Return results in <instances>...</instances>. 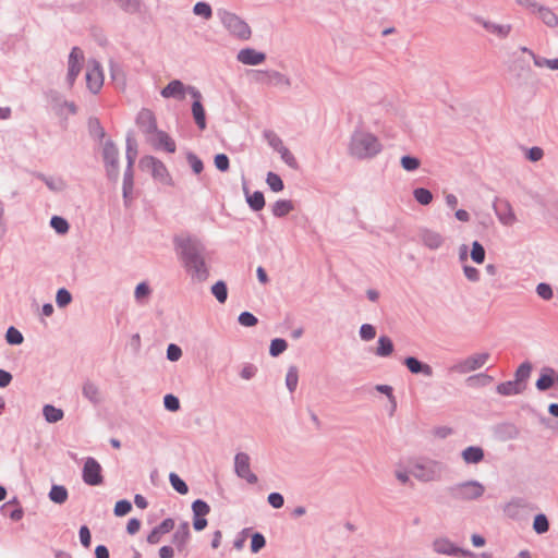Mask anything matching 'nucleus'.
<instances>
[{"label": "nucleus", "instance_id": "nucleus-1", "mask_svg": "<svg viewBox=\"0 0 558 558\" xmlns=\"http://www.w3.org/2000/svg\"><path fill=\"white\" fill-rule=\"evenodd\" d=\"M384 149L380 140L364 128H356L351 135V158L356 160H371Z\"/></svg>", "mask_w": 558, "mask_h": 558}, {"label": "nucleus", "instance_id": "nucleus-2", "mask_svg": "<svg viewBox=\"0 0 558 558\" xmlns=\"http://www.w3.org/2000/svg\"><path fill=\"white\" fill-rule=\"evenodd\" d=\"M181 254L187 271L198 281L208 277V269L203 256V247L192 239H182L180 242Z\"/></svg>", "mask_w": 558, "mask_h": 558}, {"label": "nucleus", "instance_id": "nucleus-3", "mask_svg": "<svg viewBox=\"0 0 558 558\" xmlns=\"http://www.w3.org/2000/svg\"><path fill=\"white\" fill-rule=\"evenodd\" d=\"M412 476L421 483L440 481L446 471L442 462L429 458H410Z\"/></svg>", "mask_w": 558, "mask_h": 558}, {"label": "nucleus", "instance_id": "nucleus-4", "mask_svg": "<svg viewBox=\"0 0 558 558\" xmlns=\"http://www.w3.org/2000/svg\"><path fill=\"white\" fill-rule=\"evenodd\" d=\"M485 490V486L476 480L460 482L448 488L452 499L463 502L478 500L483 497Z\"/></svg>", "mask_w": 558, "mask_h": 558}, {"label": "nucleus", "instance_id": "nucleus-5", "mask_svg": "<svg viewBox=\"0 0 558 558\" xmlns=\"http://www.w3.org/2000/svg\"><path fill=\"white\" fill-rule=\"evenodd\" d=\"M489 357H490V354L488 352H475V353L458 361L451 367V371H453L458 374H461V375L478 371L486 365Z\"/></svg>", "mask_w": 558, "mask_h": 558}, {"label": "nucleus", "instance_id": "nucleus-6", "mask_svg": "<svg viewBox=\"0 0 558 558\" xmlns=\"http://www.w3.org/2000/svg\"><path fill=\"white\" fill-rule=\"evenodd\" d=\"M221 21L226 28L235 37L240 39H248L251 37L250 26L238 17L235 14L230 12H223L221 14Z\"/></svg>", "mask_w": 558, "mask_h": 558}, {"label": "nucleus", "instance_id": "nucleus-7", "mask_svg": "<svg viewBox=\"0 0 558 558\" xmlns=\"http://www.w3.org/2000/svg\"><path fill=\"white\" fill-rule=\"evenodd\" d=\"M493 209L499 223L504 227L511 228L519 221L514 208L507 199L494 202Z\"/></svg>", "mask_w": 558, "mask_h": 558}, {"label": "nucleus", "instance_id": "nucleus-8", "mask_svg": "<svg viewBox=\"0 0 558 558\" xmlns=\"http://www.w3.org/2000/svg\"><path fill=\"white\" fill-rule=\"evenodd\" d=\"M418 240L423 246L430 251L441 248L446 242L445 236L439 231L427 227L418 229Z\"/></svg>", "mask_w": 558, "mask_h": 558}, {"label": "nucleus", "instance_id": "nucleus-9", "mask_svg": "<svg viewBox=\"0 0 558 558\" xmlns=\"http://www.w3.org/2000/svg\"><path fill=\"white\" fill-rule=\"evenodd\" d=\"M140 166L143 170L150 172L151 175L160 182H167L169 179V173L166 166L155 157H144L141 160Z\"/></svg>", "mask_w": 558, "mask_h": 558}, {"label": "nucleus", "instance_id": "nucleus-10", "mask_svg": "<svg viewBox=\"0 0 558 558\" xmlns=\"http://www.w3.org/2000/svg\"><path fill=\"white\" fill-rule=\"evenodd\" d=\"M86 84L88 89L96 94L104 85V73L98 62L89 61L86 69Z\"/></svg>", "mask_w": 558, "mask_h": 558}, {"label": "nucleus", "instance_id": "nucleus-11", "mask_svg": "<svg viewBox=\"0 0 558 558\" xmlns=\"http://www.w3.org/2000/svg\"><path fill=\"white\" fill-rule=\"evenodd\" d=\"M83 480L92 486L102 483L101 466L94 458L86 459L83 468Z\"/></svg>", "mask_w": 558, "mask_h": 558}, {"label": "nucleus", "instance_id": "nucleus-12", "mask_svg": "<svg viewBox=\"0 0 558 558\" xmlns=\"http://www.w3.org/2000/svg\"><path fill=\"white\" fill-rule=\"evenodd\" d=\"M83 61H84L83 51L80 48L74 47L71 50V53L69 56V69H68L66 80H68V83L70 86H72L74 84L76 77L78 76L81 69H82Z\"/></svg>", "mask_w": 558, "mask_h": 558}, {"label": "nucleus", "instance_id": "nucleus-13", "mask_svg": "<svg viewBox=\"0 0 558 558\" xmlns=\"http://www.w3.org/2000/svg\"><path fill=\"white\" fill-rule=\"evenodd\" d=\"M235 472L250 484L257 482V476L250 469V457L246 453H238L235 456Z\"/></svg>", "mask_w": 558, "mask_h": 558}, {"label": "nucleus", "instance_id": "nucleus-14", "mask_svg": "<svg viewBox=\"0 0 558 558\" xmlns=\"http://www.w3.org/2000/svg\"><path fill=\"white\" fill-rule=\"evenodd\" d=\"M554 386H558V372L553 367L546 366L541 369V375L535 383L539 391H546Z\"/></svg>", "mask_w": 558, "mask_h": 558}, {"label": "nucleus", "instance_id": "nucleus-15", "mask_svg": "<svg viewBox=\"0 0 558 558\" xmlns=\"http://www.w3.org/2000/svg\"><path fill=\"white\" fill-rule=\"evenodd\" d=\"M136 124L143 133L147 135L155 134L157 129L156 117L149 109H142L136 118Z\"/></svg>", "mask_w": 558, "mask_h": 558}, {"label": "nucleus", "instance_id": "nucleus-16", "mask_svg": "<svg viewBox=\"0 0 558 558\" xmlns=\"http://www.w3.org/2000/svg\"><path fill=\"white\" fill-rule=\"evenodd\" d=\"M433 550L440 555L447 556H460L463 555L464 551L460 549L454 543H452L447 537H438L432 544Z\"/></svg>", "mask_w": 558, "mask_h": 558}, {"label": "nucleus", "instance_id": "nucleus-17", "mask_svg": "<svg viewBox=\"0 0 558 558\" xmlns=\"http://www.w3.org/2000/svg\"><path fill=\"white\" fill-rule=\"evenodd\" d=\"M149 141L157 149H163L170 154H173L177 149L174 141L166 132L160 130L151 134Z\"/></svg>", "mask_w": 558, "mask_h": 558}, {"label": "nucleus", "instance_id": "nucleus-18", "mask_svg": "<svg viewBox=\"0 0 558 558\" xmlns=\"http://www.w3.org/2000/svg\"><path fill=\"white\" fill-rule=\"evenodd\" d=\"M475 22L482 25L488 33L496 35L499 38H507L512 31V26L510 24H498L482 17H476Z\"/></svg>", "mask_w": 558, "mask_h": 558}, {"label": "nucleus", "instance_id": "nucleus-19", "mask_svg": "<svg viewBox=\"0 0 558 558\" xmlns=\"http://www.w3.org/2000/svg\"><path fill=\"white\" fill-rule=\"evenodd\" d=\"M393 475L399 484L404 486H412L413 482L411 480L412 471L410 459L398 462L395 466Z\"/></svg>", "mask_w": 558, "mask_h": 558}, {"label": "nucleus", "instance_id": "nucleus-20", "mask_svg": "<svg viewBox=\"0 0 558 558\" xmlns=\"http://www.w3.org/2000/svg\"><path fill=\"white\" fill-rule=\"evenodd\" d=\"M461 458L465 464H478L484 460L485 452L481 446H469L461 451Z\"/></svg>", "mask_w": 558, "mask_h": 558}, {"label": "nucleus", "instance_id": "nucleus-21", "mask_svg": "<svg viewBox=\"0 0 558 558\" xmlns=\"http://www.w3.org/2000/svg\"><path fill=\"white\" fill-rule=\"evenodd\" d=\"M186 94V87L184 84L179 81L174 80L171 81L162 90L161 96L165 98H177V99H184Z\"/></svg>", "mask_w": 558, "mask_h": 558}, {"label": "nucleus", "instance_id": "nucleus-22", "mask_svg": "<svg viewBox=\"0 0 558 558\" xmlns=\"http://www.w3.org/2000/svg\"><path fill=\"white\" fill-rule=\"evenodd\" d=\"M265 54L254 49H242L238 53V60L243 64L257 65L265 61Z\"/></svg>", "mask_w": 558, "mask_h": 558}, {"label": "nucleus", "instance_id": "nucleus-23", "mask_svg": "<svg viewBox=\"0 0 558 558\" xmlns=\"http://www.w3.org/2000/svg\"><path fill=\"white\" fill-rule=\"evenodd\" d=\"M404 365L412 374H423L426 377L433 376V368L430 365L422 363L416 357L409 356L404 360Z\"/></svg>", "mask_w": 558, "mask_h": 558}, {"label": "nucleus", "instance_id": "nucleus-24", "mask_svg": "<svg viewBox=\"0 0 558 558\" xmlns=\"http://www.w3.org/2000/svg\"><path fill=\"white\" fill-rule=\"evenodd\" d=\"M190 525L187 522L181 523L173 534L172 542L179 550H183L190 539Z\"/></svg>", "mask_w": 558, "mask_h": 558}, {"label": "nucleus", "instance_id": "nucleus-25", "mask_svg": "<svg viewBox=\"0 0 558 558\" xmlns=\"http://www.w3.org/2000/svg\"><path fill=\"white\" fill-rule=\"evenodd\" d=\"M524 390L525 389L522 386H520L519 383H517L514 380H508V381L500 383L496 387L497 393L500 396H504V397L517 396V395L522 393Z\"/></svg>", "mask_w": 558, "mask_h": 558}, {"label": "nucleus", "instance_id": "nucleus-26", "mask_svg": "<svg viewBox=\"0 0 558 558\" xmlns=\"http://www.w3.org/2000/svg\"><path fill=\"white\" fill-rule=\"evenodd\" d=\"M534 14H537L538 19L547 27L554 28L558 26V16L550 8L539 4Z\"/></svg>", "mask_w": 558, "mask_h": 558}, {"label": "nucleus", "instance_id": "nucleus-27", "mask_svg": "<svg viewBox=\"0 0 558 558\" xmlns=\"http://www.w3.org/2000/svg\"><path fill=\"white\" fill-rule=\"evenodd\" d=\"M135 156H136V151L132 150L131 147L129 146V150H128L129 167L124 174V182H123L124 196H126L129 193H131L132 189H133L132 166H133Z\"/></svg>", "mask_w": 558, "mask_h": 558}, {"label": "nucleus", "instance_id": "nucleus-28", "mask_svg": "<svg viewBox=\"0 0 558 558\" xmlns=\"http://www.w3.org/2000/svg\"><path fill=\"white\" fill-rule=\"evenodd\" d=\"M532 372V365L530 362L520 364L514 373V381L519 383L524 389L526 388V381L530 378Z\"/></svg>", "mask_w": 558, "mask_h": 558}, {"label": "nucleus", "instance_id": "nucleus-29", "mask_svg": "<svg viewBox=\"0 0 558 558\" xmlns=\"http://www.w3.org/2000/svg\"><path fill=\"white\" fill-rule=\"evenodd\" d=\"M192 114L195 123L201 130L206 128V114L205 109L201 101H194L192 105Z\"/></svg>", "mask_w": 558, "mask_h": 558}, {"label": "nucleus", "instance_id": "nucleus-30", "mask_svg": "<svg viewBox=\"0 0 558 558\" xmlns=\"http://www.w3.org/2000/svg\"><path fill=\"white\" fill-rule=\"evenodd\" d=\"M393 351V343L387 336H381L378 339V345L375 351L376 355L386 357L389 356Z\"/></svg>", "mask_w": 558, "mask_h": 558}, {"label": "nucleus", "instance_id": "nucleus-31", "mask_svg": "<svg viewBox=\"0 0 558 558\" xmlns=\"http://www.w3.org/2000/svg\"><path fill=\"white\" fill-rule=\"evenodd\" d=\"M421 159L415 156L404 155L400 158V166L407 172L416 171L421 167Z\"/></svg>", "mask_w": 558, "mask_h": 558}, {"label": "nucleus", "instance_id": "nucleus-32", "mask_svg": "<svg viewBox=\"0 0 558 558\" xmlns=\"http://www.w3.org/2000/svg\"><path fill=\"white\" fill-rule=\"evenodd\" d=\"M486 252L484 246L478 242L474 241L471 244L470 257L471 259L477 264L482 265L485 262Z\"/></svg>", "mask_w": 558, "mask_h": 558}, {"label": "nucleus", "instance_id": "nucleus-33", "mask_svg": "<svg viewBox=\"0 0 558 558\" xmlns=\"http://www.w3.org/2000/svg\"><path fill=\"white\" fill-rule=\"evenodd\" d=\"M275 148L280 153L283 161L292 168L298 166L296 159L293 154L282 144L280 140H277V143L274 144Z\"/></svg>", "mask_w": 558, "mask_h": 558}, {"label": "nucleus", "instance_id": "nucleus-34", "mask_svg": "<svg viewBox=\"0 0 558 558\" xmlns=\"http://www.w3.org/2000/svg\"><path fill=\"white\" fill-rule=\"evenodd\" d=\"M494 378L487 374L480 373L473 376H470L466 379V383L470 387H486L493 383Z\"/></svg>", "mask_w": 558, "mask_h": 558}, {"label": "nucleus", "instance_id": "nucleus-35", "mask_svg": "<svg viewBox=\"0 0 558 558\" xmlns=\"http://www.w3.org/2000/svg\"><path fill=\"white\" fill-rule=\"evenodd\" d=\"M292 210H293V204L291 201H287V199L277 201L272 206V214L276 217L287 216Z\"/></svg>", "mask_w": 558, "mask_h": 558}, {"label": "nucleus", "instance_id": "nucleus-36", "mask_svg": "<svg viewBox=\"0 0 558 558\" xmlns=\"http://www.w3.org/2000/svg\"><path fill=\"white\" fill-rule=\"evenodd\" d=\"M104 158L108 166H111L113 170L117 168L118 162V149L113 144H106L104 147Z\"/></svg>", "mask_w": 558, "mask_h": 558}, {"label": "nucleus", "instance_id": "nucleus-37", "mask_svg": "<svg viewBox=\"0 0 558 558\" xmlns=\"http://www.w3.org/2000/svg\"><path fill=\"white\" fill-rule=\"evenodd\" d=\"M414 199L423 206H427L433 202V194L425 187H416L413 190Z\"/></svg>", "mask_w": 558, "mask_h": 558}, {"label": "nucleus", "instance_id": "nucleus-38", "mask_svg": "<svg viewBox=\"0 0 558 558\" xmlns=\"http://www.w3.org/2000/svg\"><path fill=\"white\" fill-rule=\"evenodd\" d=\"M83 395L92 402L97 403L100 401V391L96 384L87 381L83 386Z\"/></svg>", "mask_w": 558, "mask_h": 558}, {"label": "nucleus", "instance_id": "nucleus-39", "mask_svg": "<svg viewBox=\"0 0 558 558\" xmlns=\"http://www.w3.org/2000/svg\"><path fill=\"white\" fill-rule=\"evenodd\" d=\"M49 498L56 504H63L68 499V490L64 486L53 485L50 489Z\"/></svg>", "mask_w": 558, "mask_h": 558}, {"label": "nucleus", "instance_id": "nucleus-40", "mask_svg": "<svg viewBox=\"0 0 558 558\" xmlns=\"http://www.w3.org/2000/svg\"><path fill=\"white\" fill-rule=\"evenodd\" d=\"M44 416L49 423H57L63 417V411L53 405L47 404L44 407Z\"/></svg>", "mask_w": 558, "mask_h": 558}, {"label": "nucleus", "instance_id": "nucleus-41", "mask_svg": "<svg viewBox=\"0 0 558 558\" xmlns=\"http://www.w3.org/2000/svg\"><path fill=\"white\" fill-rule=\"evenodd\" d=\"M464 278L472 283H477L481 280V271L469 264L462 266Z\"/></svg>", "mask_w": 558, "mask_h": 558}, {"label": "nucleus", "instance_id": "nucleus-42", "mask_svg": "<svg viewBox=\"0 0 558 558\" xmlns=\"http://www.w3.org/2000/svg\"><path fill=\"white\" fill-rule=\"evenodd\" d=\"M523 507L524 502L522 499H512L505 506V513L510 518H517Z\"/></svg>", "mask_w": 558, "mask_h": 558}, {"label": "nucleus", "instance_id": "nucleus-43", "mask_svg": "<svg viewBox=\"0 0 558 558\" xmlns=\"http://www.w3.org/2000/svg\"><path fill=\"white\" fill-rule=\"evenodd\" d=\"M533 529L537 534H544L549 530V522L547 517L543 513L535 515L533 521Z\"/></svg>", "mask_w": 558, "mask_h": 558}, {"label": "nucleus", "instance_id": "nucleus-44", "mask_svg": "<svg viewBox=\"0 0 558 558\" xmlns=\"http://www.w3.org/2000/svg\"><path fill=\"white\" fill-rule=\"evenodd\" d=\"M169 481L173 489H175L179 494L185 495L189 492V487L185 482L175 473H170Z\"/></svg>", "mask_w": 558, "mask_h": 558}, {"label": "nucleus", "instance_id": "nucleus-45", "mask_svg": "<svg viewBox=\"0 0 558 558\" xmlns=\"http://www.w3.org/2000/svg\"><path fill=\"white\" fill-rule=\"evenodd\" d=\"M534 65L537 68H547L551 71H558V58L547 59L538 56L534 58Z\"/></svg>", "mask_w": 558, "mask_h": 558}, {"label": "nucleus", "instance_id": "nucleus-46", "mask_svg": "<svg viewBox=\"0 0 558 558\" xmlns=\"http://www.w3.org/2000/svg\"><path fill=\"white\" fill-rule=\"evenodd\" d=\"M213 294L220 303H225L228 296L227 286L223 281L216 282L211 288Z\"/></svg>", "mask_w": 558, "mask_h": 558}, {"label": "nucleus", "instance_id": "nucleus-47", "mask_svg": "<svg viewBox=\"0 0 558 558\" xmlns=\"http://www.w3.org/2000/svg\"><path fill=\"white\" fill-rule=\"evenodd\" d=\"M536 294L545 301H549L554 296V291L550 284L541 282L536 286Z\"/></svg>", "mask_w": 558, "mask_h": 558}, {"label": "nucleus", "instance_id": "nucleus-48", "mask_svg": "<svg viewBox=\"0 0 558 558\" xmlns=\"http://www.w3.org/2000/svg\"><path fill=\"white\" fill-rule=\"evenodd\" d=\"M299 381V374L296 367L292 366L289 368L286 376V384L288 389L292 392L295 390Z\"/></svg>", "mask_w": 558, "mask_h": 558}, {"label": "nucleus", "instance_id": "nucleus-49", "mask_svg": "<svg viewBox=\"0 0 558 558\" xmlns=\"http://www.w3.org/2000/svg\"><path fill=\"white\" fill-rule=\"evenodd\" d=\"M247 203L254 210H260L265 206V198L263 193L254 192L247 197Z\"/></svg>", "mask_w": 558, "mask_h": 558}, {"label": "nucleus", "instance_id": "nucleus-50", "mask_svg": "<svg viewBox=\"0 0 558 558\" xmlns=\"http://www.w3.org/2000/svg\"><path fill=\"white\" fill-rule=\"evenodd\" d=\"M192 510L194 517H205L209 513L210 508L205 501L197 499L192 504Z\"/></svg>", "mask_w": 558, "mask_h": 558}, {"label": "nucleus", "instance_id": "nucleus-51", "mask_svg": "<svg viewBox=\"0 0 558 558\" xmlns=\"http://www.w3.org/2000/svg\"><path fill=\"white\" fill-rule=\"evenodd\" d=\"M266 181L274 192H280L283 190V182L278 174L274 172H268Z\"/></svg>", "mask_w": 558, "mask_h": 558}, {"label": "nucleus", "instance_id": "nucleus-52", "mask_svg": "<svg viewBox=\"0 0 558 558\" xmlns=\"http://www.w3.org/2000/svg\"><path fill=\"white\" fill-rule=\"evenodd\" d=\"M50 225L58 233L61 234L66 233L69 230V223L66 220L59 216L52 217Z\"/></svg>", "mask_w": 558, "mask_h": 558}, {"label": "nucleus", "instance_id": "nucleus-53", "mask_svg": "<svg viewBox=\"0 0 558 558\" xmlns=\"http://www.w3.org/2000/svg\"><path fill=\"white\" fill-rule=\"evenodd\" d=\"M360 337L364 341L373 340L376 337V328L371 324H363L360 328Z\"/></svg>", "mask_w": 558, "mask_h": 558}, {"label": "nucleus", "instance_id": "nucleus-54", "mask_svg": "<svg viewBox=\"0 0 558 558\" xmlns=\"http://www.w3.org/2000/svg\"><path fill=\"white\" fill-rule=\"evenodd\" d=\"M193 11L196 15L203 16L206 20L210 19L213 14L210 5L206 2H197Z\"/></svg>", "mask_w": 558, "mask_h": 558}, {"label": "nucleus", "instance_id": "nucleus-55", "mask_svg": "<svg viewBox=\"0 0 558 558\" xmlns=\"http://www.w3.org/2000/svg\"><path fill=\"white\" fill-rule=\"evenodd\" d=\"M287 349V342L283 339H274L270 343L269 352L272 356H278Z\"/></svg>", "mask_w": 558, "mask_h": 558}, {"label": "nucleus", "instance_id": "nucleus-56", "mask_svg": "<svg viewBox=\"0 0 558 558\" xmlns=\"http://www.w3.org/2000/svg\"><path fill=\"white\" fill-rule=\"evenodd\" d=\"M5 338L10 344H21L23 342L22 333L14 327L8 329Z\"/></svg>", "mask_w": 558, "mask_h": 558}, {"label": "nucleus", "instance_id": "nucleus-57", "mask_svg": "<svg viewBox=\"0 0 558 558\" xmlns=\"http://www.w3.org/2000/svg\"><path fill=\"white\" fill-rule=\"evenodd\" d=\"M72 300V296L70 292L65 289H60L57 292L56 302L58 306L64 307L66 306Z\"/></svg>", "mask_w": 558, "mask_h": 558}, {"label": "nucleus", "instance_id": "nucleus-58", "mask_svg": "<svg viewBox=\"0 0 558 558\" xmlns=\"http://www.w3.org/2000/svg\"><path fill=\"white\" fill-rule=\"evenodd\" d=\"M132 509V505L128 500H120L114 506V514L117 517H122L128 514Z\"/></svg>", "mask_w": 558, "mask_h": 558}, {"label": "nucleus", "instance_id": "nucleus-59", "mask_svg": "<svg viewBox=\"0 0 558 558\" xmlns=\"http://www.w3.org/2000/svg\"><path fill=\"white\" fill-rule=\"evenodd\" d=\"M266 544V541H265V537L259 534V533H255L253 536H252V541H251V550L252 553H257Z\"/></svg>", "mask_w": 558, "mask_h": 558}, {"label": "nucleus", "instance_id": "nucleus-60", "mask_svg": "<svg viewBox=\"0 0 558 558\" xmlns=\"http://www.w3.org/2000/svg\"><path fill=\"white\" fill-rule=\"evenodd\" d=\"M239 323L242 326L252 327V326H255L257 324V318L253 314H251L248 312H243L239 316Z\"/></svg>", "mask_w": 558, "mask_h": 558}, {"label": "nucleus", "instance_id": "nucleus-61", "mask_svg": "<svg viewBox=\"0 0 558 558\" xmlns=\"http://www.w3.org/2000/svg\"><path fill=\"white\" fill-rule=\"evenodd\" d=\"M163 404L167 410L172 411V412L178 411L180 408V401L173 395H167L163 399Z\"/></svg>", "mask_w": 558, "mask_h": 558}, {"label": "nucleus", "instance_id": "nucleus-62", "mask_svg": "<svg viewBox=\"0 0 558 558\" xmlns=\"http://www.w3.org/2000/svg\"><path fill=\"white\" fill-rule=\"evenodd\" d=\"M215 166L220 171H227L229 169V158L225 154H218L215 157Z\"/></svg>", "mask_w": 558, "mask_h": 558}, {"label": "nucleus", "instance_id": "nucleus-63", "mask_svg": "<svg viewBox=\"0 0 558 558\" xmlns=\"http://www.w3.org/2000/svg\"><path fill=\"white\" fill-rule=\"evenodd\" d=\"M187 160H189V163H190L192 170L196 174H198L203 171V168H204L203 161L197 156L190 154L187 156Z\"/></svg>", "mask_w": 558, "mask_h": 558}, {"label": "nucleus", "instance_id": "nucleus-64", "mask_svg": "<svg viewBox=\"0 0 558 558\" xmlns=\"http://www.w3.org/2000/svg\"><path fill=\"white\" fill-rule=\"evenodd\" d=\"M544 156V151L541 147H532L527 150L526 157L529 160L536 162L541 160Z\"/></svg>", "mask_w": 558, "mask_h": 558}]
</instances>
